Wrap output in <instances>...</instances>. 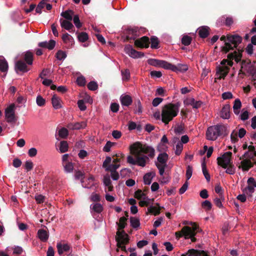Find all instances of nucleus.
I'll list each match as a JSON object with an SVG mask.
<instances>
[{
    "label": "nucleus",
    "instance_id": "nucleus-1",
    "mask_svg": "<svg viewBox=\"0 0 256 256\" xmlns=\"http://www.w3.org/2000/svg\"><path fill=\"white\" fill-rule=\"evenodd\" d=\"M131 154L134 156H128L127 162L132 165H137L142 167L146 166L150 158L154 156L155 150L152 146L144 144L137 142L130 146Z\"/></svg>",
    "mask_w": 256,
    "mask_h": 256
},
{
    "label": "nucleus",
    "instance_id": "nucleus-2",
    "mask_svg": "<svg viewBox=\"0 0 256 256\" xmlns=\"http://www.w3.org/2000/svg\"><path fill=\"white\" fill-rule=\"evenodd\" d=\"M228 59H224L220 64L217 67V74L219 78H224L228 74L230 67L233 65L232 60H234L238 62L240 59L239 55H237L236 52H232L228 55Z\"/></svg>",
    "mask_w": 256,
    "mask_h": 256
},
{
    "label": "nucleus",
    "instance_id": "nucleus-3",
    "mask_svg": "<svg viewBox=\"0 0 256 256\" xmlns=\"http://www.w3.org/2000/svg\"><path fill=\"white\" fill-rule=\"evenodd\" d=\"M180 104L178 102L176 104H168L164 105L162 110V121L167 124L170 122L176 117L180 110Z\"/></svg>",
    "mask_w": 256,
    "mask_h": 256
},
{
    "label": "nucleus",
    "instance_id": "nucleus-4",
    "mask_svg": "<svg viewBox=\"0 0 256 256\" xmlns=\"http://www.w3.org/2000/svg\"><path fill=\"white\" fill-rule=\"evenodd\" d=\"M227 126L224 124H217L208 127L206 132V138L209 140H215L218 136L227 134Z\"/></svg>",
    "mask_w": 256,
    "mask_h": 256
},
{
    "label": "nucleus",
    "instance_id": "nucleus-5",
    "mask_svg": "<svg viewBox=\"0 0 256 256\" xmlns=\"http://www.w3.org/2000/svg\"><path fill=\"white\" fill-rule=\"evenodd\" d=\"M23 58L26 64L22 60H18L15 64V70L18 72V71L23 72H27L28 69L27 68V64L32 65L33 62V54L30 52L28 51L24 53Z\"/></svg>",
    "mask_w": 256,
    "mask_h": 256
},
{
    "label": "nucleus",
    "instance_id": "nucleus-6",
    "mask_svg": "<svg viewBox=\"0 0 256 256\" xmlns=\"http://www.w3.org/2000/svg\"><path fill=\"white\" fill-rule=\"evenodd\" d=\"M198 228L197 226L194 225L192 228H190V226H186L182 229L180 232H176V235L178 238L184 236L186 239L190 238L192 242H194L196 240L194 236Z\"/></svg>",
    "mask_w": 256,
    "mask_h": 256
},
{
    "label": "nucleus",
    "instance_id": "nucleus-7",
    "mask_svg": "<svg viewBox=\"0 0 256 256\" xmlns=\"http://www.w3.org/2000/svg\"><path fill=\"white\" fill-rule=\"evenodd\" d=\"M228 42H226V46L222 47V51L226 53L236 48L242 41L241 36L238 34L227 36Z\"/></svg>",
    "mask_w": 256,
    "mask_h": 256
},
{
    "label": "nucleus",
    "instance_id": "nucleus-8",
    "mask_svg": "<svg viewBox=\"0 0 256 256\" xmlns=\"http://www.w3.org/2000/svg\"><path fill=\"white\" fill-rule=\"evenodd\" d=\"M116 240L117 246L123 251H126V248L124 246L128 242V235L124 231L118 230L116 232Z\"/></svg>",
    "mask_w": 256,
    "mask_h": 256
},
{
    "label": "nucleus",
    "instance_id": "nucleus-9",
    "mask_svg": "<svg viewBox=\"0 0 256 256\" xmlns=\"http://www.w3.org/2000/svg\"><path fill=\"white\" fill-rule=\"evenodd\" d=\"M256 181L253 178H250L247 180V186L242 188V190L244 194L248 197H251L255 190Z\"/></svg>",
    "mask_w": 256,
    "mask_h": 256
},
{
    "label": "nucleus",
    "instance_id": "nucleus-10",
    "mask_svg": "<svg viewBox=\"0 0 256 256\" xmlns=\"http://www.w3.org/2000/svg\"><path fill=\"white\" fill-rule=\"evenodd\" d=\"M232 155V152H224L221 156L218 158V164L223 168H226L230 164Z\"/></svg>",
    "mask_w": 256,
    "mask_h": 256
},
{
    "label": "nucleus",
    "instance_id": "nucleus-11",
    "mask_svg": "<svg viewBox=\"0 0 256 256\" xmlns=\"http://www.w3.org/2000/svg\"><path fill=\"white\" fill-rule=\"evenodd\" d=\"M5 117L6 122L8 123L13 122L16 120L14 104H12L6 108Z\"/></svg>",
    "mask_w": 256,
    "mask_h": 256
},
{
    "label": "nucleus",
    "instance_id": "nucleus-12",
    "mask_svg": "<svg viewBox=\"0 0 256 256\" xmlns=\"http://www.w3.org/2000/svg\"><path fill=\"white\" fill-rule=\"evenodd\" d=\"M125 52L130 56L134 58H140L144 56V54L141 52L136 51L134 50L131 45H126L124 48Z\"/></svg>",
    "mask_w": 256,
    "mask_h": 256
},
{
    "label": "nucleus",
    "instance_id": "nucleus-13",
    "mask_svg": "<svg viewBox=\"0 0 256 256\" xmlns=\"http://www.w3.org/2000/svg\"><path fill=\"white\" fill-rule=\"evenodd\" d=\"M148 63L151 66H156V67H160L164 69L168 70V62L162 60H158L157 59L154 58H150L148 60Z\"/></svg>",
    "mask_w": 256,
    "mask_h": 256
},
{
    "label": "nucleus",
    "instance_id": "nucleus-14",
    "mask_svg": "<svg viewBox=\"0 0 256 256\" xmlns=\"http://www.w3.org/2000/svg\"><path fill=\"white\" fill-rule=\"evenodd\" d=\"M188 69V66L186 64H179L177 66H175L168 62V70H170L174 72H184Z\"/></svg>",
    "mask_w": 256,
    "mask_h": 256
},
{
    "label": "nucleus",
    "instance_id": "nucleus-15",
    "mask_svg": "<svg viewBox=\"0 0 256 256\" xmlns=\"http://www.w3.org/2000/svg\"><path fill=\"white\" fill-rule=\"evenodd\" d=\"M136 46L140 48H148L149 46V39L147 36H143L134 42Z\"/></svg>",
    "mask_w": 256,
    "mask_h": 256
},
{
    "label": "nucleus",
    "instance_id": "nucleus-16",
    "mask_svg": "<svg viewBox=\"0 0 256 256\" xmlns=\"http://www.w3.org/2000/svg\"><path fill=\"white\" fill-rule=\"evenodd\" d=\"M168 154L166 152L160 154L157 158L158 162L156 163V165L166 166V162L168 160Z\"/></svg>",
    "mask_w": 256,
    "mask_h": 256
},
{
    "label": "nucleus",
    "instance_id": "nucleus-17",
    "mask_svg": "<svg viewBox=\"0 0 256 256\" xmlns=\"http://www.w3.org/2000/svg\"><path fill=\"white\" fill-rule=\"evenodd\" d=\"M230 106L228 104H225L220 111V116L223 119H228L230 118Z\"/></svg>",
    "mask_w": 256,
    "mask_h": 256
},
{
    "label": "nucleus",
    "instance_id": "nucleus-18",
    "mask_svg": "<svg viewBox=\"0 0 256 256\" xmlns=\"http://www.w3.org/2000/svg\"><path fill=\"white\" fill-rule=\"evenodd\" d=\"M62 100L56 95L54 94L52 98V103L54 108L56 110L59 109L62 107Z\"/></svg>",
    "mask_w": 256,
    "mask_h": 256
},
{
    "label": "nucleus",
    "instance_id": "nucleus-19",
    "mask_svg": "<svg viewBox=\"0 0 256 256\" xmlns=\"http://www.w3.org/2000/svg\"><path fill=\"white\" fill-rule=\"evenodd\" d=\"M56 46V42L54 40H50L48 42H42L38 44L40 47L48 48L49 50H52Z\"/></svg>",
    "mask_w": 256,
    "mask_h": 256
},
{
    "label": "nucleus",
    "instance_id": "nucleus-20",
    "mask_svg": "<svg viewBox=\"0 0 256 256\" xmlns=\"http://www.w3.org/2000/svg\"><path fill=\"white\" fill-rule=\"evenodd\" d=\"M56 247L58 253L60 256L64 252H68L70 248V246L67 244H62L58 243L57 244Z\"/></svg>",
    "mask_w": 256,
    "mask_h": 256
},
{
    "label": "nucleus",
    "instance_id": "nucleus-21",
    "mask_svg": "<svg viewBox=\"0 0 256 256\" xmlns=\"http://www.w3.org/2000/svg\"><path fill=\"white\" fill-rule=\"evenodd\" d=\"M120 102L122 106H128L132 103V99L129 95H122L120 98Z\"/></svg>",
    "mask_w": 256,
    "mask_h": 256
},
{
    "label": "nucleus",
    "instance_id": "nucleus-22",
    "mask_svg": "<svg viewBox=\"0 0 256 256\" xmlns=\"http://www.w3.org/2000/svg\"><path fill=\"white\" fill-rule=\"evenodd\" d=\"M90 208L91 212L100 214L103 210V206L100 203H93L90 204Z\"/></svg>",
    "mask_w": 256,
    "mask_h": 256
},
{
    "label": "nucleus",
    "instance_id": "nucleus-23",
    "mask_svg": "<svg viewBox=\"0 0 256 256\" xmlns=\"http://www.w3.org/2000/svg\"><path fill=\"white\" fill-rule=\"evenodd\" d=\"M8 63L5 58L2 56H0V71L2 72L6 73L8 70Z\"/></svg>",
    "mask_w": 256,
    "mask_h": 256
},
{
    "label": "nucleus",
    "instance_id": "nucleus-24",
    "mask_svg": "<svg viewBox=\"0 0 256 256\" xmlns=\"http://www.w3.org/2000/svg\"><path fill=\"white\" fill-rule=\"evenodd\" d=\"M86 126V123L85 122H76L74 124H70L68 126V128L72 130H80L84 128Z\"/></svg>",
    "mask_w": 256,
    "mask_h": 256
},
{
    "label": "nucleus",
    "instance_id": "nucleus-25",
    "mask_svg": "<svg viewBox=\"0 0 256 256\" xmlns=\"http://www.w3.org/2000/svg\"><path fill=\"white\" fill-rule=\"evenodd\" d=\"M38 236L40 240L45 242L48 240L49 235L46 230L40 229L38 232Z\"/></svg>",
    "mask_w": 256,
    "mask_h": 256
},
{
    "label": "nucleus",
    "instance_id": "nucleus-26",
    "mask_svg": "<svg viewBox=\"0 0 256 256\" xmlns=\"http://www.w3.org/2000/svg\"><path fill=\"white\" fill-rule=\"evenodd\" d=\"M242 107V102L239 98L235 100L233 105L234 112L236 115L238 116L240 112V109Z\"/></svg>",
    "mask_w": 256,
    "mask_h": 256
},
{
    "label": "nucleus",
    "instance_id": "nucleus-27",
    "mask_svg": "<svg viewBox=\"0 0 256 256\" xmlns=\"http://www.w3.org/2000/svg\"><path fill=\"white\" fill-rule=\"evenodd\" d=\"M252 163L250 160L245 158L240 162V167L243 170H248L252 166Z\"/></svg>",
    "mask_w": 256,
    "mask_h": 256
},
{
    "label": "nucleus",
    "instance_id": "nucleus-28",
    "mask_svg": "<svg viewBox=\"0 0 256 256\" xmlns=\"http://www.w3.org/2000/svg\"><path fill=\"white\" fill-rule=\"evenodd\" d=\"M103 183L105 186L108 187L109 191L112 190L113 186H112L110 176L108 174H106L104 176Z\"/></svg>",
    "mask_w": 256,
    "mask_h": 256
},
{
    "label": "nucleus",
    "instance_id": "nucleus-29",
    "mask_svg": "<svg viewBox=\"0 0 256 256\" xmlns=\"http://www.w3.org/2000/svg\"><path fill=\"white\" fill-rule=\"evenodd\" d=\"M187 104L190 105L194 108H198L202 104V102L200 100L196 101L194 98H190L187 100Z\"/></svg>",
    "mask_w": 256,
    "mask_h": 256
},
{
    "label": "nucleus",
    "instance_id": "nucleus-30",
    "mask_svg": "<svg viewBox=\"0 0 256 256\" xmlns=\"http://www.w3.org/2000/svg\"><path fill=\"white\" fill-rule=\"evenodd\" d=\"M208 27L203 26L198 28V32L200 36L202 38H205L208 35Z\"/></svg>",
    "mask_w": 256,
    "mask_h": 256
},
{
    "label": "nucleus",
    "instance_id": "nucleus-31",
    "mask_svg": "<svg viewBox=\"0 0 256 256\" xmlns=\"http://www.w3.org/2000/svg\"><path fill=\"white\" fill-rule=\"evenodd\" d=\"M60 26L66 30H70L74 28V26L70 20H60Z\"/></svg>",
    "mask_w": 256,
    "mask_h": 256
},
{
    "label": "nucleus",
    "instance_id": "nucleus-32",
    "mask_svg": "<svg viewBox=\"0 0 256 256\" xmlns=\"http://www.w3.org/2000/svg\"><path fill=\"white\" fill-rule=\"evenodd\" d=\"M155 174L153 172H148L145 174L144 176V182L145 184L150 185L152 178L154 176Z\"/></svg>",
    "mask_w": 256,
    "mask_h": 256
},
{
    "label": "nucleus",
    "instance_id": "nucleus-33",
    "mask_svg": "<svg viewBox=\"0 0 256 256\" xmlns=\"http://www.w3.org/2000/svg\"><path fill=\"white\" fill-rule=\"evenodd\" d=\"M88 184L84 183V182L82 180L81 182L82 183V187L86 188H90L92 186L94 185V178L92 176H90L88 178Z\"/></svg>",
    "mask_w": 256,
    "mask_h": 256
},
{
    "label": "nucleus",
    "instance_id": "nucleus-34",
    "mask_svg": "<svg viewBox=\"0 0 256 256\" xmlns=\"http://www.w3.org/2000/svg\"><path fill=\"white\" fill-rule=\"evenodd\" d=\"M188 256H208L206 252H205L198 251L194 250H188Z\"/></svg>",
    "mask_w": 256,
    "mask_h": 256
},
{
    "label": "nucleus",
    "instance_id": "nucleus-35",
    "mask_svg": "<svg viewBox=\"0 0 256 256\" xmlns=\"http://www.w3.org/2000/svg\"><path fill=\"white\" fill-rule=\"evenodd\" d=\"M60 15L67 20L71 21L73 18L74 12L72 10H68L62 12Z\"/></svg>",
    "mask_w": 256,
    "mask_h": 256
},
{
    "label": "nucleus",
    "instance_id": "nucleus-36",
    "mask_svg": "<svg viewBox=\"0 0 256 256\" xmlns=\"http://www.w3.org/2000/svg\"><path fill=\"white\" fill-rule=\"evenodd\" d=\"M64 171L66 173H71L74 170V164L72 162L62 164Z\"/></svg>",
    "mask_w": 256,
    "mask_h": 256
},
{
    "label": "nucleus",
    "instance_id": "nucleus-37",
    "mask_svg": "<svg viewBox=\"0 0 256 256\" xmlns=\"http://www.w3.org/2000/svg\"><path fill=\"white\" fill-rule=\"evenodd\" d=\"M153 200V199L149 198L146 196H145L140 200L139 204L141 206H147L152 204Z\"/></svg>",
    "mask_w": 256,
    "mask_h": 256
},
{
    "label": "nucleus",
    "instance_id": "nucleus-38",
    "mask_svg": "<svg viewBox=\"0 0 256 256\" xmlns=\"http://www.w3.org/2000/svg\"><path fill=\"white\" fill-rule=\"evenodd\" d=\"M239 118L242 121L248 120L249 118V112L246 109L243 108L241 113L238 114Z\"/></svg>",
    "mask_w": 256,
    "mask_h": 256
},
{
    "label": "nucleus",
    "instance_id": "nucleus-39",
    "mask_svg": "<svg viewBox=\"0 0 256 256\" xmlns=\"http://www.w3.org/2000/svg\"><path fill=\"white\" fill-rule=\"evenodd\" d=\"M68 146L66 141H62L59 148L60 152L64 153L68 150Z\"/></svg>",
    "mask_w": 256,
    "mask_h": 256
},
{
    "label": "nucleus",
    "instance_id": "nucleus-40",
    "mask_svg": "<svg viewBox=\"0 0 256 256\" xmlns=\"http://www.w3.org/2000/svg\"><path fill=\"white\" fill-rule=\"evenodd\" d=\"M183 150V144L179 140L176 144L174 152L176 155L179 156Z\"/></svg>",
    "mask_w": 256,
    "mask_h": 256
},
{
    "label": "nucleus",
    "instance_id": "nucleus-41",
    "mask_svg": "<svg viewBox=\"0 0 256 256\" xmlns=\"http://www.w3.org/2000/svg\"><path fill=\"white\" fill-rule=\"evenodd\" d=\"M202 173H203L206 179L207 180V181H208V182L210 181V176L207 170L206 164V163L204 162H203L202 163Z\"/></svg>",
    "mask_w": 256,
    "mask_h": 256
},
{
    "label": "nucleus",
    "instance_id": "nucleus-42",
    "mask_svg": "<svg viewBox=\"0 0 256 256\" xmlns=\"http://www.w3.org/2000/svg\"><path fill=\"white\" fill-rule=\"evenodd\" d=\"M130 226L134 228L140 226V222L138 218L132 217L130 218Z\"/></svg>",
    "mask_w": 256,
    "mask_h": 256
},
{
    "label": "nucleus",
    "instance_id": "nucleus-43",
    "mask_svg": "<svg viewBox=\"0 0 256 256\" xmlns=\"http://www.w3.org/2000/svg\"><path fill=\"white\" fill-rule=\"evenodd\" d=\"M62 39L65 43H70L72 44L74 43V40L68 34H64L62 36Z\"/></svg>",
    "mask_w": 256,
    "mask_h": 256
},
{
    "label": "nucleus",
    "instance_id": "nucleus-44",
    "mask_svg": "<svg viewBox=\"0 0 256 256\" xmlns=\"http://www.w3.org/2000/svg\"><path fill=\"white\" fill-rule=\"evenodd\" d=\"M148 210L150 213L152 214L155 216L158 214L160 212V209L154 206H150Z\"/></svg>",
    "mask_w": 256,
    "mask_h": 256
},
{
    "label": "nucleus",
    "instance_id": "nucleus-45",
    "mask_svg": "<svg viewBox=\"0 0 256 256\" xmlns=\"http://www.w3.org/2000/svg\"><path fill=\"white\" fill-rule=\"evenodd\" d=\"M66 57V54L65 52L60 50L56 54V58L58 60H64Z\"/></svg>",
    "mask_w": 256,
    "mask_h": 256
},
{
    "label": "nucleus",
    "instance_id": "nucleus-46",
    "mask_svg": "<svg viewBox=\"0 0 256 256\" xmlns=\"http://www.w3.org/2000/svg\"><path fill=\"white\" fill-rule=\"evenodd\" d=\"M36 103L39 106H42L46 104V100L40 95H38L36 98Z\"/></svg>",
    "mask_w": 256,
    "mask_h": 256
},
{
    "label": "nucleus",
    "instance_id": "nucleus-47",
    "mask_svg": "<svg viewBox=\"0 0 256 256\" xmlns=\"http://www.w3.org/2000/svg\"><path fill=\"white\" fill-rule=\"evenodd\" d=\"M79 41L81 42H85L88 39V35L86 32H82L78 34V36Z\"/></svg>",
    "mask_w": 256,
    "mask_h": 256
},
{
    "label": "nucleus",
    "instance_id": "nucleus-48",
    "mask_svg": "<svg viewBox=\"0 0 256 256\" xmlns=\"http://www.w3.org/2000/svg\"><path fill=\"white\" fill-rule=\"evenodd\" d=\"M150 40L151 48H157L159 42L158 38L156 36H153L151 38Z\"/></svg>",
    "mask_w": 256,
    "mask_h": 256
},
{
    "label": "nucleus",
    "instance_id": "nucleus-49",
    "mask_svg": "<svg viewBox=\"0 0 256 256\" xmlns=\"http://www.w3.org/2000/svg\"><path fill=\"white\" fill-rule=\"evenodd\" d=\"M122 79L123 80H128L130 78V72L128 70L126 69L121 71Z\"/></svg>",
    "mask_w": 256,
    "mask_h": 256
},
{
    "label": "nucleus",
    "instance_id": "nucleus-50",
    "mask_svg": "<svg viewBox=\"0 0 256 256\" xmlns=\"http://www.w3.org/2000/svg\"><path fill=\"white\" fill-rule=\"evenodd\" d=\"M127 218L124 216L121 217L119 220V222L118 223V224L119 227V229H123L126 226V220Z\"/></svg>",
    "mask_w": 256,
    "mask_h": 256
},
{
    "label": "nucleus",
    "instance_id": "nucleus-51",
    "mask_svg": "<svg viewBox=\"0 0 256 256\" xmlns=\"http://www.w3.org/2000/svg\"><path fill=\"white\" fill-rule=\"evenodd\" d=\"M192 42V38L187 36H184L182 38V43L185 46H188Z\"/></svg>",
    "mask_w": 256,
    "mask_h": 256
},
{
    "label": "nucleus",
    "instance_id": "nucleus-52",
    "mask_svg": "<svg viewBox=\"0 0 256 256\" xmlns=\"http://www.w3.org/2000/svg\"><path fill=\"white\" fill-rule=\"evenodd\" d=\"M120 165L118 164H112L108 166V168H106V171H110L111 172H116V170L118 168Z\"/></svg>",
    "mask_w": 256,
    "mask_h": 256
},
{
    "label": "nucleus",
    "instance_id": "nucleus-53",
    "mask_svg": "<svg viewBox=\"0 0 256 256\" xmlns=\"http://www.w3.org/2000/svg\"><path fill=\"white\" fill-rule=\"evenodd\" d=\"M46 0H42V2H40L38 4V5L36 9V13L38 14H41L42 13V10L45 7L46 4Z\"/></svg>",
    "mask_w": 256,
    "mask_h": 256
},
{
    "label": "nucleus",
    "instance_id": "nucleus-54",
    "mask_svg": "<svg viewBox=\"0 0 256 256\" xmlns=\"http://www.w3.org/2000/svg\"><path fill=\"white\" fill-rule=\"evenodd\" d=\"M58 135L61 138H66L68 135V130L66 128H62L58 132Z\"/></svg>",
    "mask_w": 256,
    "mask_h": 256
},
{
    "label": "nucleus",
    "instance_id": "nucleus-55",
    "mask_svg": "<svg viewBox=\"0 0 256 256\" xmlns=\"http://www.w3.org/2000/svg\"><path fill=\"white\" fill-rule=\"evenodd\" d=\"M114 145V143L108 141L104 146L103 150L105 152H109L110 151L111 148Z\"/></svg>",
    "mask_w": 256,
    "mask_h": 256
},
{
    "label": "nucleus",
    "instance_id": "nucleus-56",
    "mask_svg": "<svg viewBox=\"0 0 256 256\" xmlns=\"http://www.w3.org/2000/svg\"><path fill=\"white\" fill-rule=\"evenodd\" d=\"M202 206L206 210H209L212 208V205L210 201L206 200L202 202Z\"/></svg>",
    "mask_w": 256,
    "mask_h": 256
},
{
    "label": "nucleus",
    "instance_id": "nucleus-57",
    "mask_svg": "<svg viewBox=\"0 0 256 256\" xmlns=\"http://www.w3.org/2000/svg\"><path fill=\"white\" fill-rule=\"evenodd\" d=\"M98 84L96 82H90L88 84V88L90 90H95L98 88Z\"/></svg>",
    "mask_w": 256,
    "mask_h": 256
},
{
    "label": "nucleus",
    "instance_id": "nucleus-58",
    "mask_svg": "<svg viewBox=\"0 0 256 256\" xmlns=\"http://www.w3.org/2000/svg\"><path fill=\"white\" fill-rule=\"evenodd\" d=\"M72 20L74 23L76 28H80L82 26V24L80 20L79 16L78 15L74 16Z\"/></svg>",
    "mask_w": 256,
    "mask_h": 256
},
{
    "label": "nucleus",
    "instance_id": "nucleus-59",
    "mask_svg": "<svg viewBox=\"0 0 256 256\" xmlns=\"http://www.w3.org/2000/svg\"><path fill=\"white\" fill-rule=\"evenodd\" d=\"M26 102V98L22 96H19L16 99V102L18 104H20L22 105L21 106H25Z\"/></svg>",
    "mask_w": 256,
    "mask_h": 256
},
{
    "label": "nucleus",
    "instance_id": "nucleus-60",
    "mask_svg": "<svg viewBox=\"0 0 256 256\" xmlns=\"http://www.w3.org/2000/svg\"><path fill=\"white\" fill-rule=\"evenodd\" d=\"M192 174V168L190 166H188L186 170V177L187 180L190 179Z\"/></svg>",
    "mask_w": 256,
    "mask_h": 256
},
{
    "label": "nucleus",
    "instance_id": "nucleus-61",
    "mask_svg": "<svg viewBox=\"0 0 256 256\" xmlns=\"http://www.w3.org/2000/svg\"><path fill=\"white\" fill-rule=\"evenodd\" d=\"M78 107L82 111H84L86 109V106L85 105V102L84 100H80L78 102Z\"/></svg>",
    "mask_w": 256,
    "mask_h": 256
},
{
    "label": "nucleus",
    "instance_id": "nucleus-62",
    "mask_svg": "<svg viewBox=\"0 0 256 256\" xmlns=\"http://www.w3.org/2000/svg\"><path fill=\"white\" fill-rule=\"evenodd\" d=\"M145 196H146L141 190H138L134 193L135 198L138 200H141Z\"/></svg>",
    "mask_w": 256,
    "mask_h": 256
},
{
    "label": "nucleus",
    "instance_id": "nucleus-63",
    "mask_svg": "<svg viewBox=\"0 0 256 256\" xmlns=\"http://www.w3.org/2000/svg\"><path fill=\"white\" fill-rule=\"evenodd\" d=\"M151 77L153 78H160L162 76V74L160 71H152L150 72Z\"/></svg>",
    "mask_w": 256,
    "mask_h": 256
},
{
    "label": "nucleus",
    "instance_id": "nucleus-64",
    "mask_svg": "<svg viewBox=\"0 0 256 256\" xmlns=\"http://www.w3.org/2000/svg\"><path fill=\"white\" fill-rule=\"evenodd\" d=\"M90 200L96 202H100V197L98 194L92 193L90 196Z\"/></svg>",
    "mask_w": 256,
    "mask_h": 256
}]
</instances>
